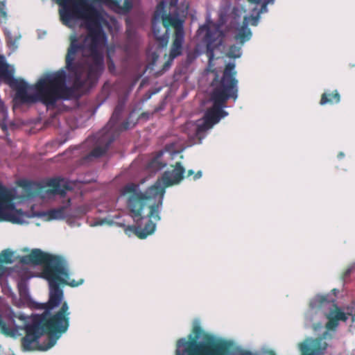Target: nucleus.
I'll use <instances>...</instances> for the list:
<instances>
[{
  "label": "nucleus",
  "instance_id": "obj_1",
  "mask_svg": "<svg viewBox=\"0 0 355 355\" xmlns=\"http://www.w3.org/2000/svg\"><path fill=\"white\" fill-rule=\"evenodd\" d=\"M58 1L62 7L60 15L64 24L68 25L73 19H83L89 31L81 43L76 36L71 37L65 64L69 81L74 88L92 87L105 69L104 49L107 40L101 24L103 17L94 7L89 8L84 2Z\"/></svg>",
  "mask_w": 355,
  "mask_h": 355
},
{
  "label": "nucleus",
  "instance_id": "obj_2",
  "mask_svg": "<svg viewBox=\"0 0 355 355\" xmlns=\"http://www.w3.org/2000/svg\"><path fill=\"white\" fill-rule=\"evenodd\" d=\"M31 277L22 278L17 282V288L19 295L18 306H25L39 310H44L42 314L32 315L31 317L21 312L15 313L11 307L8 306L0 314V327L6 334H14L19 329H24L26 335L23 338V348L24 351L37 349L46 351L53 347L58 340L63 334L67 332L69 326V307L67 302H61L60 309L44 323L46 329L49 330L50 336L47 338V344L40 343L38 340L43 336L44 329L42 323L51 311L56 308H51L50 297L46 303H38L31 297L28 280Z\"/></svg>",
  "mask_w": 355,
  "mask_h": 355
},
{
  "label": "nucleus",
  "instance_id": "obj_3",
  "mask_svg": "<svg viewBox=\"0 0 355 355\" xmlns=\"http://www.w3.org/2000/svg\"><path fill=\"white\" fill-rule=\"evenodd\" d=\"M184 168L176 162L172 171H165L162 178L144 193L139 190V185L134 183L126 184L121 190V197L127 196L126 205L135 225L129 227L140 239H145L153 234L156 227L152 220H159V213L165 193L164 187L179 184L183 179Z\"/></svg>",
  "mask_w": 355,
  "mask_h": 355
},
{
  "label": "nucleus",
  "instance_id": "obj_4",
  "mask_svg": "<svg viewBox=\"0 0 355 355\" xmlns=\"http://www.w3.org/2000/svg\"><path fill=\"white\" fill-rule=\"evenodd\" d=\"M236 63L229 62L225 69L220 79L216 74L211 83L210 101L213 103L211 108L208 109L202 119L196 121H187L182 126V130L187 138H181L167 144L165 150L173 157L184 149L194 144H201L206 136V132L214 125L227 116L228 112L223 110L226 107L227 100L238 98V81L235 78Z\"/></svg>",
  "mask_w": 355,
  "mask_h": 355
},
{
  "label": "nucleus",
  "instance_id": "obj_5",
  "mask_svg": "<svg viewBox=\"0 0 355 355\" xmlns=\"http://www.w3.org/2000/svg\"><path fill=\"white\" fill-rule=\"evenodd\" d=\"M252 2L259 4L261 1L263 3L259 10L254 9L252 12L251 17L245 16L243 24L241 26L240 20L243 12V9L234 7L232 12L230 10V5L227 4L221 6L218 10L219 19L217 23H214L211 19V15L207 13L205 24L200 26L197 31V35L202 38L203 42L206 44L207 55L209 62H211L214 57V50L223 44L224 34L220 30L221 26L225 23H229L230 28L236 30L235 39L243 45L245 42L250 40L252 37V32L248 28L250 24L252 26H257L261 13L268 12V5L273 3L275 0H250Z\"/></svg>",
  "mask_w": 355,
  "mask_h": 355
},
{
  "label": "nucleus",
  "instance_id": "obj_6",
  "mask_svg": "<svg viewBox=\"0 0 355 355\" xmlns=\"http://www.w3.org/2000/svg\"><path fill=\"white\" fill-rule=\"evenodd\" d=\"M20 261L26 265H44L42 277L47 280L50 287L51 308L59 306L64 299V292L58 282L73 287L78 286L83 282V279L78 282L70 279L67 262L64 259L45 253L40 249L33 250L29 254L23 256Z\"/></svg>",
  "mask_w": 355,
  "mask_h": 355
},
{
  "label": "nucleus",
  "instance_id": "obj_7",
  "mask_svg": "<svg viewBox=\"0 0 355 355\" xmlns=\"http://www.w3.org/2000/svg\"><path fill=\"white\" fill-rule=\"evenodd\" d=\"M347 315H352V320H355L352 309L346 314L331 296L318 295L310 301L309 309L305 314V325L315 331L321 329L324 324L327 329H335L340 321L347 320Z\"/></svg>",
  "mask_w": 355,
  "mask_h": 355
},
{
  "label": "nucleus",
  "instance_id": "obj_8",
  "mask_svg": "<svg viewBox=\"0 0 355 355\" xmlns=\"http://www.w3.org/2000/svg\"><path fill=\"white\" fill-rule=\"evenodd\" d=\"M123 106H116L106 125L95 135L88 137L83 144L85 147L90 148L91 152L83 159V163H88L103 156L116 137V124L120 119Z\"/></svg>",
  "mask_w": 355,
  "mask_h": 355
},
{
  "label": "nucleus",
  "instance_id": "obj_9",
  "mask_svg": "<svg viewBox=\"0 0 355 355\" xmlns=\"http://www.w3.org/2000/svg\"><path fill=\"white\" fill-rule=\"evenodd\" d=\"M10 193L2 184H0V220L9 221L16 224L26 223L27 215L16 209L12 202Z\"/></svg>",
  "mask_w": 355,
  "mask_h": 355
},
{
  "label": "nucleus",
  "instance_id": "obj_10",
  "mask_svg": "<svg viewBox=\"0 0 355 355\" xmlns=\"http://www.w3.org/2000/svg\"><path fill=\"white\" fill-rule=\"evenodd\" d=\"M166 2L161 1L157 6L152 21L153 35L162 47H165L169 40V27L166 23Z\"/></svg>",
  "mask_w": 355,
  "mask_h": 355
},
{
  "label": "nucleus",
  "instance_id": "obj_11",
  "mask_svg": "<svg viewBox=\"0 0 355 355\" xmlns=\"http://www.w3.org/2000/svg\"><path fill=\"white\" fill-rule=\"evenodd\" d=\"M79 213L80 211L72 210L71 198H68L62 205L41 212L39 215L45 217L48 220L67 218V222L73 226L76 222L71 221V218L78 217Z\"/></svg>",
  "mask_w": 355,
  "mask_h": 355
},
{
  "label": "nucleus",
  "instance_id": "obj_12",
  "mask_svg": "<svg viewBox=\"0 0 355 355\" xmlns=\"http://www.w3.org/2000/svg\"><path fill=\"white\" fill-rule=\"evenodd\" d=\"M328 345L322 338L311 337L304 339L297 344L302 355H325Z\"/></svg>",
  "mask_w": 355,
  "mask_h": 355
},
{
  "label": "nucleus",
  "instance_id": "obj_13",
  "mask_svg": "<svg viewBox=\"0 0 355 355\" xmlns=\"http://www.w3.org/2000/svg\"><path fill=\"white\" fill-rule=\"evenodd\" d=\"M47 184L53 187V189L46 191L49 196L59 195L64 198L66 196L67 191L72 189L68 180L61 178H51L48 180Z\"/></svg>",
  "mask_w": 355,
  "mask_h": 355
},
{
  "label": "nucleus",
  "instance_id": "obj_14",
  "mask_svg": "<svg viewBox=\"0 0 355 355\" xmlns=\"http://www.w3.org/2000/svg\"><path fill=\"white\" fill-rule=\"evenodd\" d=\"M101 2L109 6L114 11L125 14L129 12L132 8V0H125L123 6H121V0H99Z\"/></svg>",
  "mask_w": 355,
  "mask_h": 355
},
{
  "label": "nucleus",
  "instance_id": "obj_15",
  "mask_svg": "<svg viewBox=\"0 0 355 355\" xmlns=\"http://www.w3.org/2000/svg\"><path fill=\"white\" fill-rule=\"evenodd\" d=\"M184 42V35H175L168 62H173V60L182 53L183 44Z\"/></svg>",
  "mask_w": 355,
  "mask_h": 355
},
{
  "label": "nucleus",
  "instance_id": "obj_16",
  "mask_svg": "<svg viewBox=\"0 0 355 355\" xmlns=\"http://www.w3.org/2000/svg\"><path fill=\"white\" fill-rule=\"evenodd\" d=\"M169 22L175 29V35H184V21L178 14L170 15Z\"/></svg>",
  "mask_w": 355,
  "mask_h": 355
},
{
  "label": "nucleus",
  "instance_id": "obj_17",
  "mask_svg": "<svg viewBox=\"0 0 355 355\" xmlns=\"http://www.w3.org/2000/svg\"><path fill=\"white\" fill-rule=\"evenodd\" d=\"M4 33L6 37L7 44L11 52H15L17 48V41L21 38V35H15L13 37L10 31L8 28H4Z\"/></svg>",
  "mask_w": 355,
  "mask_h": 355
},
{
  "label": "nucleus",
  "instance_id": "obj_18",
  "mask_svg": "<svg viewBox=\"0 0 355 355\" xmlns=\"http://www.w3.org/2000/svg\"><path fill=\"white\" fill-rule=\"evenodd\" d=\"M335 92H336V93L333 96L330 94H327V92H324L322 95V98H321V100L320 102V105H324L328 103H334V102L338 103V102H340V95L337 91H335Z\"/></svg>",
  "mask_w": 355,
  "mask_h": 355
},
{
  "label": "nucleus",
  "instance_id": "obj_19",
  "mask_svg": "<svg viewBox=\"0 0 355 355\" xmlns=\"http://www.w3.org/2000/svg\"><path fill=\"white\" fill-rule=\"evenodd\" d=\"M241 55V47L236 44L231 46L228 52L227 53V56L230 58H239Z\"/></svg>",
  "mask_w": 355,
  "mask_h": 355
},
{
  "label": "nucleus",
  "instance_id": "obj_20",
  "mask_svg": "<svg viewBox=\"0 0 355 355\" xmlns=\"http://www.w3.org/2000/svg\"><path fill=\"white\" fill-rule=\"evenodd\" d=\"M13 252L9 250H4L0 254V262L11 263L13 262Z\"/></svg>",
  "mask_w": 355,
  "mask_h": 355
},
{
  "label": "nucleus",
  "instance_id": "obj_21",
  "mask_svg": "<svg viewBox=\"0 0 355 355\" xmlns=\"http://www.w3.org/2000/svg\"><path fill=\"white\" fill-rule=\"evenodd\" d=\"M200 55V51L198 49L188 51L187 52V62L188 64L192 63Z\"/></svg>",
  "mask_w": 355,
  "mask_h": 355
},
{
  "label": "nucleus",
  "instance_id": "obj_22",
  "mask_svg": "<svg viewBox=\"0 0 355 355\" xmlns=\"http://www.w3.org/2000/svg\"><path fill=\"white\" fill-rule=\"evenodd\" d=\"M0 15L3 19H6L7 13L6 11V3L5 1H0Z\"/></svg>",
  "mask_w": 355,
  "mask_h": 355
},
{
  "label": "nucleus",
  "instance_id": "obj_23",
  "mask_svg": "<svg viewBox=\"0 0 355 355\" xmlns=\"http://www.w3.org/2000/svg\"><path fill=\"white\" fill-rule=\"evenodd\" d=\"M355 270V263L351 266L345 272L343 279L345 280L347 277H348L351 272H352Z\"/></svg>",
  "mask_w": 355,
  "mask_h": 355
},
{
  "label": "nucleus",
  "instance_id": "obj_24",
  "mask_svg": "<svg viewBox=\"0 0 355 355\" xmlns=\"http://www.w3.org/2000/svg\"><path fill=\"white\" fill-rule=\"evenodd\" d=\"M193 331L196 334V338L198 339L200 338L201 335V329L200 327L195 326L193 328Z\"/></svg>",
  "mask_w": 355,
  "mask_h": 355
},
{
  "label": "nucleus",
  "instance_id": "obj_25",
  "mask_svg": "<svg viewBox=\"0 0 355 355\" xmlns=\"http://www.w3.org/2000/svg\"><path fill=\"white\" fill-rule=\"evenodd\" d=\"M103 224V220H96L94 223L91 224V226H98V225H102Z\"/></svg>",
  "mask_w": 355,
  "mask_h": 355
},
{
  "label": "nucleus",
  "instance_id": "obj_26",
  "mask_svg": "<svg viewBox=\"0 0 355 355\" xmlns=\"http://www.w3.org/2000/svg\"><path fill=\"white\" fill-rule=\"evenodd\" d=\"M202 176V171H199L197 172V173L195 175L193 179L194 180H198L199 178H200Z\"/></svg>",
  "mask_w": 355,
  "mask_h": 355
},
{
  "label": "nucleus",
  "instance_id": "obj_27",
  "mask_svg": "<svg viewBox=\"0 0 355 355\" xmlns=\"http://www.w3.org/2000/svg\"><path fill=\"white\" fill-rule=\"evenodd\" d=\"M155 94V92H152V93L146 94V98H145V99H144V100H145V101H147V100L150 99V98H151L152 95H153V94Z\"/></svg>",
  "mask_w": 355,
  "mask_h": 355
},
{
  "label": "nucleus",
  "instance_id": "obj_28",
  "mask_svg": "<svg viewBox=\"0 0 355 355\" xmlns=\"http://www.w3.org/2000/svg\"><path fill=\"white\" fill-rule=\"evenodd\" d=\"M193 174H194V171L193 170H189L187 171V176L188 177H190V176H191Z\"/></svg>",
  "mask_w": 355,
  "mask_h": 355
},
{
  "label": "nucleus",
  "instance_id": "obj_29",
  "mask_svg": "<svg viewBox=\"0 0 355 355\" xmlns=\"http://www.w3.org/2000/svg\"><path fill=\"white\" fill-rule=\"evenodd\" d=\"M172 62H168V61L165 64L166 67H169L171 65Z\"/></svg>",
  "mask_w": 355,
  "mask_h": 355
},
{
  "label": "nucleus",
  "instance_id": "obj_30",
  "mask_svg": "<svg viewBox=\"0 0 355 355\" xmlns=\"http://www.w3.org/2000/svg\"><path fill=\"white\" fill-rule=\"evenodd\" d=\"M338 158H343L344 157L343 153H340L338 155Z\"/></svg>",
  "mask_w": 355,
  "mask_h": 355
},
{
  "label": "nucleus",
  "instance_id": "obj_31",
  "mask_svg": "<svg viewBox=\"0 0 355 355\" xmlns=\"http://www.w3.org/2000/svg\"><path fill=\"white\" fill-rule=\"evenodd\" d=\"M271 355H275L274 352H271Z\"/></svg>",
  "mask_w": 355,
  "mask_h": 355
}]
</instances>
